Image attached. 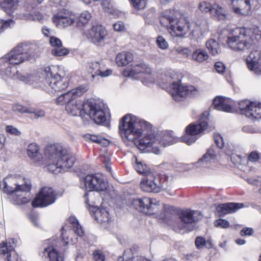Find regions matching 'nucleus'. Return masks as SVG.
<instances>
[{
  "instance_id": "obj_28",
  "label": "nucleus",
  "mask_w": 261,
  "mask_h": 261,
  "mask_svg": "<svg viewBox=\"0 0 261 261\" xmlns=\"http://www.w3.org/2000/svg\"><path fill=\"white\" fill-rule=\"evenodd\" d=\"M157 141L158 140L155 138V136L153 134H149L140 139L138 142V146L139 149H143L145 148L153 146Z\"/></svg>"
},
{
  "instance_id": "obj_53",
  "label": "nucleus",
  "mask_w": 261,
  "mask_h": 261,
  "mask_svg": "<svg viewBox=\"0 0 261 261\" xmlns=\"http://www.w3.org/2000/svg\"><path fill=\"white\" fill-rule=\"evenodd\" d=\"M30 111H31V113H30L29 114H34L35 118L36 119L43 117L45 115V112L42 110L35 109L31 108Z\"/></svg>"
},
{
  "instance_id": "obj_51",
  "label": "nucleus",
  "mask_w": 261,
  "mask_h": 261,
  "mask_svg": "<svg viewBox=\"0 0 261 261\" xmlns=\"http://www.w3.org/2000/svg\"><path fill=\"white\" fill-rule=\"evenodd\" d=\"M195 244L197 248L201 249L206 245V242L204 238L198 237L195 239Z\"/></svg>"
},
{
  "instance_id": "obj_44",
  "label": "nucleus",
  "mask_w": 261,
  "mask_h": 261,
  "mask_svg": "<svg viewBox=\"0 0 261 261\" xmlns=\"http://www.w3.org/2000/svg\"><path fill=\"white\" fill-rule=\"evenodd\" d=\"M216 155L214 153V151L213 149L208 150L207 152L203 155L202 159H200V161L201 162H205L206 163L211 162L212 160H214L215 159Z\"/></svg>"
},
{
  "instance_id": "obj_15",
  "label": "nucleus",
  "mask_w": 261,
  "mask_h": 261,
  "mask_svg": "<svg viewBox=\"0 0 261 261\" xmlns=\"http://www.w3.org/2000/svg\"><path fill=\"white\" fill-rule=\"evenodd\" d=\"M84 112L97 124L102 123L106 120L105 112L98 104L88 102L84 106Z\"/></svg>"
},
{
  "instance_id": "obj_43",
  "label": "nucleus",
  "mask_w": 261,
  "mask_h": 261,
  "mask_svg": "<svg viewBox=\"0 0 261 261\" xmlns=\"http://www.w3.org/2000/svg\"><path fill=\"white\" fill-rule=\"evenodd\" d=\"M133 7L136 10H142L146 5V0H129Z\"/></svg>"
},
{
  "instance_id": "obj_27",
  "label": "nucleus",
  "mask_w": 261,
  "mask_h": 261,
  "mask_svg": "<svg viewBox=\"0 0 261 261\" xmlns=\"http://www.w3.org/2000/svg\"><path fill=\"white\" fill-rule=\"evenodd\" d=\"M211 14L216 19L219 20H225L228 19L229 16L227 12L223 8L215 4L212 7Z\"/></svg>"
},
{
  "instance_id": "obj_16",
  "label": "nucleus",
  "mask_w": 261,
  "mask_h": 261,
  "mask_svg": "<svg viewBox=\"0 0 261 261\" xmlns=\"http://www.w3.org/2000/svg\"><path fill=\"white\" fill-rule=\"evenodd\" d=\"M151 72V69L147 67L144 64H137L135 66L130 68L127 67L124 72V75L125 76L132 77L134 79L138 78V74H142V77H148L149 79V82L152 83L153 81L150 79L151 76L150 73Z\"/></svg>"
},
{
  "instance_id": "obj_59",
  "label": "nucleus",
  "mask_w": 261,
  "mask_h": 261,
  "mask_svg": "<svg viewBox=\"0 0 261 261\" xmlns=\"http://www.w3.org/2000/svg\"><path fill=\"white\" fill-rule=\"evenodd\" d=\"M216 70L219 73H222L225 71V67L224 64L221 62H217L215 64Z\"/></svg>"
},
{
  "instance_id": "obj_35",
  "label": "nucleus",
  "mask_w": 261,
  "mask_h": 261,
  "mask_svg": "<svg viewBox=\"0 0 261 261\" xmlns=\"http://www.w3.org/2000/svg\"><path fill=\"white\" fill-rule=\"evenodd\" d=\"M13 249L11 246L8 247L6 243L3 242L0 244V255H4L7 261H12L11 258Z\"/></svg>"
},
{
  "instance_id": "obj_34",
  "label": "nucleus",
  "mask_w": 261,
  "mask_h": 261,
  "mask_svg": "<svg viewBox=\"0 0 261 261\" xmlns=\"http://www.w3.org/2000/svg\"><path fill=\"white\" fill-rule=\"evenodd\" d=\"M252 107L248 111L247 117H253L256 119L261 118V104L252 102Z\"/></svg>"
},
{
  "instance_id": "obj_38",
  "label": "nucleus",
  "mask_w": 261,
  "mask_h": 261,
  "mask_svg": "<svg viewBox=\"0 0 261 261\" xmlns=\"http://www.w3.org/2000/svg\"><path fill=\"white\" fill-rule=\"evenodd\" d=\"M136 160L135 168L139 173L144 174L145 176L152 173L150 168L146 164H143L142 162H138L137 159H136Z\"/></svg>"
},
{
  "instance_id": "obj_29",
  "label": "nucleus",
  "mask_w": 261,
  "mask_h": 261,
  "mask_svg": "<svg viewBox=\"0 0 261 261\" xmlns=\"http://www.w3.org/2000/svg\"><path fill=\"white\" fill-rule=\"evenodd\" d=\"M133 54L128 52H122L118 54L116 57V62L119 66L126 65L133 60Z\"/></svg>"
},
{
  "instance_id": "obj_37",
  "label": "nucleus",
  "mask_w": 261,
  "mask_h": 261,
  "mask_svg": "<svg viewBox=\"0 0 261 261\" xmlns=\"http://www.w3.org/2000/svg\"><path fill=\"white\" fill-rule=\"evenodd\" d=\"M86 141H91L92 142L97 143L102 146L108 144L107 140L102 139L101 137L92 134H86L83 136Z\"/></svg>"
},
{
  "instance_id": "obj_61",
  "label": "nucleus",
  "mask_w": 261,
  "mask_h": 261,
  "mask_svg": "<svg viewBox=\"0 0 261 261\" xmlns=\"http://www.w3.org/2000/svg\"><path fill=\"white\" fill-rule=\"evenodd\" d=\"M113 28L116 31H122L124 29V25L122 22L118 21L114 24Z\"/></svg>"
},
{
  "instance_id": "obj_20",
  "label": "nucleus",
  "mask_w": 261,
  "mask_h": 261,
  "mask_svg": "<svg viewBox=\"0 0 261 261\" xmlns=\"http://www.w3.org/2000/svg\"><path fill=\"white\" fill-rule=\"evenodd\" d=\"M106 35V30L101 25L93 27L87 34L88 39L96 45L101 44Z\"/></svg>"
},
{
  "instance_id": "obj_45",
  "label": "nucleus",
  "mask_w": 261,
  "mask_h": 261,
  "mask_svg": "<svg viewBox=\"0 0 261 261\" xmlns=\"http://www.w3.org/2000/svg\"><path fill=\"white\" fill-rule=\"evenodd\" d=\"M31 108L25 107L19 104L14 105L12 107V110L14 112L20 113H31L30 111Z\"/></svg>"
},
{
  "instance_id": "obj_33",
  "label": "nucleus",
  "mask_w": 261,
  "mask_h": 261,
  "mask_svg": "<svg viewBox=\"0 0 261 261\" xmlns=\"http://www.w3.org/2000/svg\"><path fill=\"white\" fill-rule=\"evenodd\" d=\"M206 46L213 56H216L221 53L219 43L214 39H210L206 42Z\"/></svg>"
},
{
  "instance_id": "obj_47",
  "label": "nucleus",
  "mask_w": 261,
  "mask_h": 261,
  "mask_svg": "<svg viewBox=\"0 0 261 261\" xmlns=\"http://www.w3.org/2000/svg\"><path fill=\"white\" fill-rule=\"evenodd\" d=\"M156 43L158 46L162 49H166L168 47V42L166 39L161 36H159L157 38Z\"/></svg>"
},
{
  "instance_id": "obj_7",
  "label": "nucleus",
  "mask_w": 261,
  "mask_h": 261,
  "mask_svg": "<svg viewBox=\"0 0 261 261\" xmlns=\"http://www.w3.org/2000/svg\"><path fill=\"white\" fill-rule=\"evenodd\" d=\"M202 218L200 211L187 209L179 213L173 226L179 230L185 229L186 231H191L194 229L196 223Z\"/></svg>"
},
{
  "instance_id": "obj_40",
  "label": "nucleus",
  "mask_w": 261,
  "mask_h": 261,
  "mask_svg": "<svg viewBox=\"0 0 261 261\" xmlns=\"http://www.w3.org/2000/svg\"><path fill=\"white\" fill-rule=\"evenodd\" d=\"M6 60L2 63L0 64V69L5 70L6 73L8 76L13 77L15 72H17L15 68H12L10 65L6 64Z\"/></svg>"
},
{
  "instance_id": "obj_62",
  "label": "nucleus",
  "mask_w": 261,
  "mask_h": 261,
  "mask_svg": "<svg viewBox=\"0 0 261 261\" xmlns=\"http://www.w3.org/2000/svg\"><path fill=\"white\" fill-rule=\"evenodd\" d=\"M253 232V230L251 228H244L240 232L241 236H251Z\"/></svg>"
},
{
  "instance_id": "obj_42",
  "label": "nucleus",
  "mask_w": 261,
  "mask_h": 261,
  "mask_svg": "<svg viewBox=\"0 0 261 261\" xmlns=\"http://www.w3.org/2000/svg\"><path fill=\"white\" fill-rule=\"evenodd\" d=\"M69 53V50L65 47L59 46L56 48H54L51 50V54L52 55L56 57L64 56L67 55Z\"/></svg>"
},
{
  "instance_id": "obj_3",
  "label": "nucleus",
  "mask_w": 261,
  "mask_h": 261,
  "mask_svg": "<svg viewBox=\"0 0 261 261\" xmlns=\"http://www.w3.org/2000/svg\"><path fill=\"white\" fill-rule=\"evenodd\" d=\"M261 39V30L257 26L252 28H237L227 36V44L235 51L248 49L255 44L254 40Z\"/></svg>"
},
{
  "instance_id": "obj_48",
  "label": "nucleus",
  "mask_w": 261,
  "mask_h": 261,
  "mask_svg": "<svg viewBox=\"0 0 261 261\" xmlns=\"http://www.w3.org/2000/svg\"><path fill=\"white\" fill-rule=\"evenodd\" d=\"M13 24L14 21L11 19H8L5 21L0 19V33L5 29H7L8 27Z\"/></svg>"
},
{
  "instance_id": "obj_36",
  "label": "nucleus",
  "mask_w": 261,
  "mask_h": 261,
  "mask_svg": "<svg viewBox=\"0 0 261 261\" xmlns=\"http://www.w3.org/2000/svg\"><path fill=\"white\" fill-rule=\"evenodd\" d=\"M91 17V14L87 11L83 12L77 18L76 25L79 27H83L87 24Z\"/></svg>"
},
{
  "instance_id": "obj_52",
  "label": "nucleus",
  "mask_w": 261,
  "mask_h": 261,
  "mask_svg": "<svg viewBox=\"0 0 261 261\" xmlns=\"http://www.w3.org/2000/svg\"><path fill=\"white\" fill-rule=\"evenodd\" d=\"M212 7L210 3L204 2L200 3L199 5V8L201 11L205 12H210L211 14Z\"/></svg>"
},
{
  "instance_id": "obj_55",
  "label": "nucleus",
  "mask_w": 261,
  "mask_h": 261,
  "mask_svg": "<svg viewBox=\"0 0 261 261\" xmlns=\"http://www.w3.org/2000/svg\"><path fill=\"white\" fill-rule=\"evenodd\" d=\"M49 43L54 48L61 46L62 45L61 41L59 38L55 37H51L50 38Z\"/></svg>"
},
{
  "instance_id": "obj_23",
  "label": "nucleus",
  "mask_w": 261,
  "mask_h": 261,
  "mask_svg": "<svg viewBox=\"0 0 261 261\" xmlns=\"http://www.w3.org/2000/svg\"><path fill=\"white\" fill-rule=\"evenodd\" d=\"M104 66L101 65L98 62H92L90 64V69L92 74V77L94 79L96 76H100L104 77L112 74V70L110 69L104 70Z\"/></svg>"
},
{
  "instance_id": "obj_17",
  "label": "nucleus",
  "mask_w": 261,
  "mask_h": 261,
  "mask_svg": "<svg viewBox=\"0 0 261 261\" xmlns=\"http://www.w3.org/2000/svg\"><path fill=\"white\" fill-rule=\"evenodd\" d=\"M246 64L250 70L261 74V51H251L246 58Z\"/></svg>"
},
{
  "instance_id": "obj_60",
  "label": "nucleus",
  "mask_w": 261,
  "mask_h": 261,
  "mask_svg": "<svg viewBox=\"0 0 261 261\" xmlns=\"http://www.w3.org/2000/svg\"><path fill=\"white\" fill-rule=\"evenodd\" d=\"M259 158L258 153L256 151L251 152L248 156V160L252 162H255L258 161Z\"/></svg>"
},
{
  "instance_id": "obj_30",
  "label": "nucleus",
  "mask_w": 261,
  "mask_h": 261,
  "mask_svg": "<svg viewBox=\"0 0 261 261\" xmlns=\"http://www.w3.org/2000/svg\"><path fill=\"white\" fill-rule=\"evenodd\" d=\"M43 255H46L49 259V261H63V258L54 249L53 247L50 246L44 249L43 252Z\"/></svg>"
},
{
  "instance_id": "obj_5",
  "label": "nucleus",
  "mask_w": 261,
  "mask_h": 261,
  "mask_svg": "<svg viewBox=\"0 0 261 261\" xmlns=\"http://www.w3.org/2000/svg\"><path fill=\"white\" fill-rule=\"evenodd\" d=\"M56 67L53 66L45 68L44 72L46 76L43 81L45 90L48 91L53 90L55 91H61L65 90L68 85V80L63 72H56Z\"/></svg>"
},
{
  "instance_id": "obj_46",
  "label": "nucleus",
  "mask_w": 261,
  "mask_h": 261,
  "mask_svg": "<svg viewBox=\"0 0 261 261\" xmlns=\"http://www.w3.org/2000/svg\"><path fill=\"white\" fill-rule=\"evenodd\" d=\"M131 252V250L125 251L124 252V256H119L118 258L117 261H145L144 259L138 257H133L130 258H128L127 257H126V254L127 253H129Z\"/></svg>"
},
{
  "instance_id": "obj_56",
  "label": "nucleus",
  "mask_w": 261,
  "mask_h": 261,
  "mask_svg": "<svg viewBox=\"0 0 261 261\" xmlns=\"http://www.w3.org/2000/svg\"><path fill=\"white\" fill-rule=\"evenodd\" d=\"M242 130L247 133H261V130H259L258 129L254 128L253 127H252L251 126L247 125L244 126L242 128Z\"/></svg>"
},
{
  "instance_id": "obj_2",
  "label": "nucleus",
  "mask_w": 261,
  "mask_h": 261,
  "mask_svg": "<svg viewBox=\"0 0 261 261\" xmlns=\"http://www.w3.org/2000/svg\"><path fill=\"white\" fill-rule=\"evenodd\" d=\"M45 155L49 161L47 170L54 174L67 171L75 161L74 155L60 145L48 146L45 150Z\"/></svg>"
},
{
  "instance_id": "obj_13",
  "label": "nucleus",
  "mask_w": 261,
  "mask_h": 261,
  "mask_svg": "<svg viewBox=\"0 0 261 261\" xmlns=\"http://www.w3.org/2000/svg\"><path fill=\"white\" fill-rule=\"evenodd\" d=\"M55 201V194L51 188L44 187L37 195L32 202L34 207H44L54 203Z\"/></svg>"
},
{
  "instance_id": "obj_9",
  "label": "nucleus",
  "mask_w": 261,
  "mask_h": 261,
  "mask_svg": "<svg viewBox=\"0 0 261 261\" xmlns=\"http://www.w3.org/2000/svg\"><path fill=\"white\" fill-rule=\"evenodd\" d=\"M132 205L136 210L148 215L158 214L163 207L160 201L146 197L133 199Z\"/></svg>"
},
{
  "instance_id": "obj_8",
  "label": "nucleus",
  "mask_w": 261,
  "mask_h": 261,
  "mask_svg": "<svg viewBox=\"0 0 261 261\" xmlns=\"http://www.w3.org/2000/svg\"><path fill=\"white\" fill-rule=\"evenodd\" d=\"M161 24L171 30L170 34L177 37H184L190 30V24L184 18L178 19L170 16H163L160 18Z\"/></svg>"
},
{
  "instance_id": "obj_1",
  "label": "nucleus",
  "mask_w": 261,
  "mask_h": 261,
  "mask_svg": "<svg viewBox=\"0 0 261 261\" xmlns=\"http://www.w3.org/2000/svg\"><path fill=\"white\" fill-rule=\"evenodd\" d=\"M0 186L4 193L9 195V198L15 204L25 203L30 200L29 192L31 184L28 179L20 176H8Z\"/></svg>"
},
{
  "instance_id": "obj_10",
  "label": "nucleus",
  "mask_w": 261,
  "mask_h": 261,
  "mask_svg": "<svg viewBox=\"0 0 261 261\" xmlns=\"http://www.w3.org/2000/svg\"><path fill=\"white\" fill-rule=\"evenodd\" d=\"M207 127L208 123L204 120L190 124L186 128V135L182 138V141L191 145L197 139L196 135L202 133Z\"/></svg>"
},
{
  "instance_id": "obj_31",
  "label": "nucleus",
  "mask_w": 261,
  "mask_h": 261,
  "mask_svg": "<svg viewBox=\"0 0 261 261\" xmlns=\"http://www.w3.org/2000/svg\"><path fill=\"white\" fill-rule=\"evenodd\" d=\"M208 58L209 55L206 51L202 49H196L192 55V60L198 63H202L207 60Z\"/></svg>"
},
{
  "instance_id": "obj_25",
  "label": "nucleus",
  "mask_w": 261,
  "mask_h": 261,
  "mask_svg": "<svg viewBox=\"0 0 261 261\" xmlns=\"http://www.w3.org/2000/svg\"><path fill=\"white\" fill-rule=\"evenodd\" d=\"M53 22L58 28H65L71 25L74 22V19L70 17L63 16L58 14L53 18Z\"/></svg>"
},
{
  "instance_id": "obj_49",
  "label": "nucleus",
  "mask_w": 261,
  "mask_h": 261,
  "mask_svg": "<svg viewBox=\"0 0 261 261\" xmlns=\"http://www.w3.org/2000/svg\"><path fill=\"white\" fill-rule=\"evenodd\" d=\"M215 142L219 148H223L224 147V141L223 138L219 134H214Z\"/></svg>"
},
{
  "instance_id": "obj_54",
  "label": "nucleus",
  "mask_w": 261,
  "mask_h": 261,
  "mask_svg": "<svg viewBox=\"0 0 261 261\" xmlns=\"http://www.w3.org/2000/svg\"><path fill=\"white\" fill-rule=\"evenodd\" d=\"M214 224L216 227H220L222 228H226L229 226V223L225 220L218 219L215 221Z\"/></svg>"
},
{
  "instance_id": "obj_21",
  "label": "nucleus",
  "mask_w": 261,
  "mask_h": 261,
  "mask_svg": "<svg viewBox=\"0 0 261 261\" xmlns=\"http://www.w3.org/2000/svg\"><path fill=\"white\" fill-rule=\"evenodd\" d=\"M77 97H73L68 103H66L65 110L68 114L72 116H77L81 114L82 110L84 111V106L81 100L76 99Z\"/></svg>"
},
{
  "instance_id": "obj_19",
  "label": "nucleus",
  "mask_w": 261,
  "mask_h": 261,
  "mask_svg": "<svg viewBox=\"0 0 261 261\" xmlns=\"http://www.w3.org/2000/svg\"><path fill=\"white\" fill-rule=\"evenodd\" d=\"M87 90V86H80L59 96L56 99V102L60 105H65L66 107V103H68L73 97H78L81 96Z\"/></svg>"
},
{
  "instance_id": "obj_39",
  "label": "nucleus",
  "mask_w": 261,
  "mask_h": 261,
  "mask_svg": "<svg viewBox=\"0 0 261 261\" xmlns=\"http://www.w3.org/2000/svg\"><path fill=\"white\" fill-rule=\"evenodd\" d=\"M252 102H249L248 100H243L238 103L239 108L240 109L242 114H244L246 117L248 115V111H249L251 107Z\"/></svg>"
},
{
  "instance_id": "obj_22",
  "label": "nucleus",
  "mask_w": 261,
  "mask_h": 261,
  "mask_svg": "<svg viewBox=\"0 0 261 261\" xmlns=\"http://www.w3.org/2000/svg\"><path fill=\"white\" fill-rule=\"evenodd\" d=\"M244 206V204L242 203H226L218 205L217 210L220 215L223 217L226 214L234 213Z\"/></svg>"
},
{
  "instance_id": "obj_26",
  "label": "nucleus",
  "mask_w": 261,
  "mask_h": 261,
  "mask_svg": "<svg viewBox=\"0 0 261 261\" xmlns=\"http://www.w3.org/2000/svg\"><path fill=\"white\" fill-rule=\"evenodd\" d=\"M94 216L98 223L109 222L110 220V214L106 208H96L94 212Z\"/></svg>"
},
{
  "instance_id": "obj_57",
  "label": "nucleus",
  "mask_w": 261,
  "mask_h": 261,
  "mask_svg": "<svg viewBox=\"0 0 261 261\" xmlns=\"http://www.w3.org/2000/svg\"><path fill=\"white\" fill-rule=\"evenodd\" d=\"M93 257L95 261H104L105 256L99 250H96L93 252Z\"/></svg>"
},
{
  "instance_id": "obj_63",
  "label": "nucleus",
  "mask_w": 261,
  "mask_h": 261,
  "mask_svg": "<svg viewBox=\"0 0 261 261\" xmlns=\"http://www.w3.org/2000/svg\"><path fill=\"white\" fill-rule=\"evenodd\" d=\"M66 231L64 230V228H62V240L64 241L66 244L70 243V241L71 243H73V241L72 240V238H69L68 237H65V233Z\"/></svg>"
},
{
  "instance_id": "obj_24",
  "label": "nucleus",
  "mask_w": 261,
  "mask_h": 261,
  "mask_svg": "<svg viewBox=\"0 0 261 261\" xmlns=\"http://www.w3.org/2000/svg\"><path fill=\"white\" fill-rule=\"evenodd\" d=\"M225 98L217 96L213 100V106L215 109L226 112H233L232 107L227 103Z\"/></svg>"
},
{
  "instance_id": "obj_58",
  "label": "nucleus",
  "mask_w": 261,
  "mask_h": 261,
  "mask_svg": "<svg viewBox=\"0 0 261 261\" xmlns=\"http://www.w3.org/2000/svg\"><path fill=\"white\" fill-rule=\"evenodd\" d=\"M1 2L3 3L5 6L4 7L8 9H15L16 6L15 2L13 0H1Z\"/></svg>"
},
{
  "instance_id": "obj_41",
  "label": "nucleus",
  "mask_w": 261,
  "mask_h": 261,
  "mask_svg": "<svg viewBox=\"0 0 261 261\" xmlns=\"http://www.w3.org/2000/svg\"><path fill=\"white\" fill-rule=\"evenodd\" d=\"M38 146L35 144H30L28 146L27 152L29 156L33 159L38 157L39 155L38 153Z\"/></svg>"
},
{
  "instance_id": "obj_11",
  "label": "nucleus",
  "mask_w": 261,
  "mask_h": 261,
  "mask_svg": "<svg viewBox=\"0 0 261 261\" xmlns=\"http://www.w3.org/2000/svg\"><path fill=\"white\" fill-rule=\"evenodd\" d=\"M85 188L90 192L103 191L108 187L107 182L102 175L98 174L87 175L83 179Z\"/></svg>"
},
{
  "instance_id": "obj_64",
  "label": "nucleus",
  "mask_w": 261,
  "mask_h": 261,
  "mask_svg": "<svg viewBox=\"0 0 261 261\" xmlns=\"http://www.w3.org/2000/svg\"><path fill=\"white\" fill-rule=\"evenodd\" d=\"M248 183L251 185H257L258 181L256 179L249 178L247 179Z\"/></svg>"
},
{
  "instance_id": "obj_12",
  "label": "nucleus",
  "mask_w": 261,
  "mask_h": 261,
  "mask_svg": "<svg viewBox=\"0 0 261 261\" xmlns=\"http://www.w3.org/2000/svg\"><path fill=\"white\" fill-rule=\"evenodd\" d=\"M140 186L141 190L146 192L159 193L164 189L159 179L155 178L153 173L142 178Z\"/></svg>"
},
{
  "instance_id": "obj_32",
  "label": "nucleus",
  "mask_w": 261,
  "mask_h": 261,
  "mask_svg": "<svg viewBox=\"0 0 261 261\" xmlns=\"http://www.w3.org/2000/svg\"><path fill=\"white\" fill-rule=\"evenodd\" d=\"M69 223L72 225L74 233L80 237L84 235V231L77 220L74 217H70L68 219Z\"/></svg>"
},
{
  "instance_id": "obj_6",
  "label": "nucleus",
  "mask_w": 261,
  "mask_h": 261,
  "mask_svg": "<svg viewBox=\"0 0 261 261\" xmlns=\"http://www.w3.org/2000/svg\"><path fill=\"white\" fill-rule=\"evenodd\" d=\"M139 127L137 118L130 114L124 116L119 125L121 133L130 141H135L141 136L142 131Z\"/></svg>"
},
{
  "instance_id": "obj_14",
  "label": "nucleus",
  "mask_w": 261,
  "mask_h": 261,
  "mask_svg": "<svg viewBox=\"0 0 261 261\" xmlns=\"http://www.w3.org/2000/svg\"><path fill=\"white\" fill-rule=\"evenodd\" d=\"M178 82H173L171 87L173 91L172 94L176 101H180L187 95H195L197 92V89L192 85H182Z\"/></svg>"
},
{
  "instance_id": "obj_50",
  "label": "nucleus",
  "mask_w": 261,
  "mask_h": 261,
  "mask_svg": "<svg viewBox=\"0 0 261 261\" xmlns=\"http://www.w3.org/2000/svg\"><path fill=\"white\" fill-rule=\"evenodd\" d=\"M6 131L7 133L16 136H19L21 135V132L18 130L16 127L12 125H8L6 127Z\"/></svg>"
},
{
  "instance_id": "obj_18",
  "label": "nucleus",
  "mask_w": 261,
  "mask_h": 261,
  "mask_svg": "<svg viewBox=\"0 0 261 261\" xmlns=\"http://www.w3.org/2000/svg\"><path fill=\"white\" fill-rule=\"evenodd\" d=\"M257 0H232L233 11L238 14L248 15L252 6L256 5Z\"/></svg>"
},
{
  "instance_id": "obj_4",
  "label": "nucleus",
  "mask_w": 261,
  "mask_h": 261,
  "mask_svg": "<svg viewBox=\"0 0 261 261\" xmlns=\"http://www.w3.org/2000/svg\"><path fill=\"white\" fill-rule=\"evenodd\" d=\"M35 57L33 49L27 44H21L13 48L7 55L0 59V64L5 60L7 65H18Z\"/></svg>"
}]
</instances>
